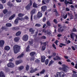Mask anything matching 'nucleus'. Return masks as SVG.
<instances>
[{
    "label": "nucleus",
    "instance_id": "nucleus-56",
    "mask_svg": "<svg viewBox=\"0 0 77 77\" xmlns=\"http://www.w3.org/2000/svg\"><path fill=\"white\" fill-rule=\"evenodd\" d=\"M29 44H30V45H32V44H33V42L32 41L30 42V41H29Z\"/></svg>",
    "mask_w": 77,
    "mask_h": 77
},
{
    "label": "nucleus",
    "instance_id": "nucleus-20",
    "mask_svg": "<svg viewBox=\"0 0 77 77\" xmlns=\"http://www.w3.org/2000/svg\"><path fill=\"white\" fill-rule=\"evenodd\" d=\"M15 17V14H13L9 18V20H12L14 18V17Z\"/></svg>",
    "mask_w": 77,
    "mask_h": 77
},
{
    "label": "nucleus",
    "instance_id": "nucleus-64",
    "mask_svg": "<svg viewBox=\"0 0 77 77\" xmlns=\"http://www.w3.org/2000/svg\"><path fill=\"white\" fill-rule=\"evenodd\" d=\"M66 11H70L69 9V8H66Z\"/></svg>",
    "mask_w": 77,
    "mask_h": 77
},
{
    "label": "nucleus",
    "instance_id": "nucleus-27",
    "mask_svg": "<svg viewBox=\"0 0 77 77\" xmlns=\"http://www.w3.org/2000/svg\"><path fill=\"white\" fill-rule=\"evenodd\" d=\"M35 54H36L35 52H32L30 53V55L31 56H34Z\"/></svg>",
    "mask_w": 77,
    "mask_h": 77
},
{
    "label": "nucleus",
    "instance_id": "nucleus-35",
    "mask_svg": "<svg viewBox=\"0 0 77 77\" xmlns=\"http://www.w3.org/2000/svg\"><path fill=\"white\" fill-rule=\"evenodd\" d=\"M41 50H42V51H44V50H45V46H43L42 47Z\"/></svg>",
    "mask_w": 77,
    "mask_h": 77
},
{
    "label": "nucleus",
    "instance_id": "nucleus-18",
    "mask_svg": "<svg viewBox=\"0 0 77 77\" xmlns=\"http://www.w3.org/2000/svg\"><path fill=\"white\" fill-rule=\"evenodd\" d=\"M5 26L6 27H11L12 26V24L11 23H6Z\"/></svg>",
    "mask_w": 77,
    "mask_h": 77
},
{
    "label": "nucleus",
    "instance_id": "nucleus-24",
    "mask_svg": "<svg viewBox=\"0 0 77 77\" xmlns=\"http://www.w3.org/2000/svg\"><path fill=\"white\" fill-rule=\"evenodd\" d=\"M70 36L72 39H74V37L75 36V34L73 33H71L70 34Z\"/></svg>",
    "mask_w": 77,
    "mask_h": 77
},
{
    "label": "nucleus",
    "instance_id": "nucleus-55",
    "mask_svg": "<svg viewBox=\"0 0 77 77\" xmlns=\"http://www.w3.org/2000/svg\"><path fill=\"white\" fill-rule=\"evenodd\" d=\"M41 38L44 39H46V37L45 36H43L41 37Z\"/></svg>",
    "mask_w": 77,
    "mask_h": 77
},
{
    "label": "nucleus",
    "instance_id": "nucleus-37",
    "mask_svg": "<svg viewBox=\"0 0 77 77\" xmlns=\"http://www.w3.org/2000/svg\"><path fill=\"white\" fill-rule=\"evenodd\" d=\"M18 20L16 19L14 21V23L16 24H18Z\"/></svg>",
    "mask_w": 77,
    "mask_h": 77
},
{
    "label": "nucleus",
    "instance_id": "nucleus-63",
    "mask_svg": "<svg viewBox=\"0 0 77 77\" xmlns=\"http://www.w3.org/2000/svg\"><path fill=\"white\" fill-rule=\"evenodd\" d=\"M76 30H77V29H76L75 28H74L73 29V32H76Z\"/></svg>",
    "mask_w": 77,
    "mask_h": 77
},
{
    "label": "nucleus",
    "instance_id": "nucleus-4",
    "mask_svg": "<svg viewBox=\"0 0 77 77\" xmlns=\"http://www.w3.org/2000/svg\"><path fill=\"white\" fill-rule=\"evenodd\" d=\"M29 39V36L27 35H24L22 37V39L25 41H27Z\"/></svg>",
    "mask_w": 77,
    "mask_h": 77
},
{
    "label": "nucleus",
    "instance_id": "nucleus-38",
    "mask_svg": "<svg viewBox=\"0 0 77 77\" xmlns=\"http://www.w3.org/2000/svg\"><path fill=\"white\" fill-rule=\"evenodd\" d=\"M29 69V66L28 65H27L26 66V71H28Z\"/></svg>",
    "mask_w": 77,
    "mask_h": 77
},
{
    "label": "nucleus",
    "instance_id": "nucleus-14",
    "mask_svg": "<svg viewBox=\"0 0 77 77\" xmlns=\"http://www.w3.org/2000/svg\"><path fill=\"white\" fill-rule=\"evenodd\" d=\"M72 72L74 73L72 74V77H77V74L75 73H77V72L74 71V70H73Z\"/></svg>",
    "mask_w": 77,
    "mask_h": 77
},
{
    "label": "nucleus",
    "instance_id": "nucleus-41",
    "mask_svg": "<svg viewBox=\"0 0 77 77\" xmlns=\"http://www.w3.org/2000/svg\"><path fill=\"white\" fill-rule=\"evenodd\" d=\"M5 75V73L3 71H1L0 73V75Z\"/></svg>",
    "mask_w": 77,
    "mask_h": 77
},
{
    "label": "nucleus",
    "instance_id": "nucleus-57",
    "mask_svg": "<svg viewBox=\"0 0 77 77\" xmlns=\"http://www.w3.org/2000/svg\"><path fill=\"white\" fill-rule=\"evenodd\" d=\"M43 45H44L45 46H46L47 45V44L46 42H45L42 43Z\"/></svg>",
    "mask_w": 77,
    "mask_h": 77
},
{
    "label": "nucleus",
    "instance_id": "nucleus-30",
    "mask_svg": "<svg viewBox=\"0 0 77 77\" xmlns=\"http://www.w3.org/2000/svg\"><path fill=\"white\" fill-rule=\"evenodd\" d=\"M21 32L20 31H18L17 32L16 34V35L17 36H19V35H21Z\"/></svg>",
    "mask_w": 77,
    "mask_h": 77
},
{
    "label": "nucleus",
    "instance_id": "nucleus-13",
    "mask_svg": "<svg viewBox=\"0 0 77 77\" xmlns=\"http://www.w3.org/2000/svg\"><path fill=\"white\" fill-rule=\"evenodd\" d=\"M10 48H10V47L9 46H6L4 48V49L5 50H7V51L9 50Z\"/></svg>",
    "mask_w": 77,
    "mask_h": 77
},
{
    "label": "nucleus",
    "instance_id": "nucleus-28",
    "mask_svg": "<svg viewBox=\"0 0 77 77\" xmlns=\"http://www.w3.org/2000/svg\"><path fill=\"white\" fill-rule=\"evenodd\" d=\"M69 3V2L67 1V0H65L64 2V3L66 6H67V5H68Z\"/></svg>",
    "mask_w": 77,
    "mask_h": 77
},
{
    "label": "nucleus",
    "instance_id": "nucleus-43",
    "mask_svg": "<svg viewBox=\"0 0 77 77\" xmlns=\"http://www.w3.org/2000/svg\"><path fill=\"white\" fill-rule=\"evenodd\" d=\"M48 63V60H45V65H47Z\"/></svg>",
    "mask_w": 77,
    "mask_h": 77
},
{
    "label": "nucleus",
    "instance_id": "nucleus-47",
    "mask_svg": "<svg viewBox=\"0 0 77 77\" xmlns=\"http://www.w3.org/2000/svg\"><path fill=\"white\" fill-rule=\"evenodd\" d=\"M30 61H32L33 60V61L35 60V57H32L31 58V59H30Z\"/></svg>",
    "mask_w": 77,
    "mask_h": 77
},
{
    "label": "nucleus",
    "instance_id": "nucleus-54",
    "mask_svg": "<svg viewBox=\"0 0 77 77\" xmlns=\"http://www.w3.org/2000/svg\"><path fill=\"white\" fill-rule=\"evenodd\" d=\"M71 48L72 49V50H74V51H75V48L73 46H71Z\"/></svg>",
    "mask_w": 77,
    "mask_h": 77
},
{
    "label": "nucleus",
    "instance_id": "nucleus-1",
    "mask_svg": "<svg viewBox=\"0 0 77 77\" xmlns=\"http://www.w3.org/2000/svg\"><path fill=\"white\" fill-rule=\"evenodd\" d=\"M69 68L68 66H66L65 65H63V67H60L59 68V70H61V71H63L65 72H67L68 71V69H69Z\"/></svg>",
    "mask_w": 77,
    "mask_h": 77
},
{
    "label": "nucleus",
    "instance_id": "nucleus-51",
    "mask_svg": "<svg viewBox=\"0 0 77 77\" xmlns=\"http://www.w3.org/2000/svg\"><path fill=\"white\" fill-rule=\"evenodd\" d=\"M46 21V17H44L43 18V22H45Z\"/></svg>",
    "mask_w": 77,
    "mask_h": 77
},
{
    "label": "nucleus",
    "instance_id": "nucleus-36",
    "mask_svg": "<svg viewBox=\"0 0 77 77\" xmlns=\"http://www.w3.org/2000/svg\"><path fill=\"white\" fill-rule=\"evenodd\" d=\"M54 63V61L51 60L50 62V63L49 64V66H50V65H51V64H52V63Z\"/></svg>",
    "mask_w": 77,
    "mask_h": 77
},
{
    "label": "nucleus",
    "instance_id": "nucleus-17",
    "mask_svg": "<svg viewBox=\"0 0 77 77\" xmlns=\"http://www.w3.org/2000/svg\"><path fill=\"white\" fill-rule=\"evenodd\" d=\"M38 71V69L37 68H35L34 69H32L30 71V72L31 73H33V72H35V71Z\"/></svg>",
    "mask_w": 77,
    "mask_h": 77
},
{
    "label": "nucleus",
    "instance_id": "nucleus-46",
    "mask_svg": "<svg viewBox=\"0 0 77 77\" xmlns=\"http://www.w3.org/2000/svg\"><path fill=\"white\" fill-rule=\"evenodd\" d=\"M54 22L55 24H57V23H58V22H57V20L56 19H54Z\"/></svg>",
    "mask_w": 77,
    "mask_h": 77
},
{
    "label": "nucleus",
    "instance_id": "nucleus-33",
    "mask_svg": "<svg viewBox=\"0 0 77 77\" xmlns=\"http://www.w3.org/2000/svg\"><path fill=\"white\" fill-rule=\"evenodd\" d=\"M8 10L7 9H5L4 10H3V12L4 14H6L7 12H8Z\"/></svg>",
    "mask_w": 77,
    "mask_h": 77
},
{
    "label": "nucleus",
    "instance_id": "nucleus-31",
    "mask_svg": "<svg viewBox=\"0 0 77 77\" xmlns=\"http://www.w3.org/2000/svg\"><path fill=\"white\" fill-rule=\"evenodd\" d=\"M24 56V54L23 53H22L21 55L19 56L17 58H21V57H23Z\"/></svg>",
    "mask_w": 77,
    "mask_h": 77
},
{
    "label": "nucleus",
    "instance_id": "nucleus-32",
    "mask_svg": "<svg viewBox=\"0 0 77 77\" xmlns=\"http://www.w3.org/2000/svg\"><path fill=\"white\" fill-rule=\"evenodd\" d=\"M29 31L30 32H32V33H33L35 32V30L33 29V28H30L29 29Z\"/></svg>",
    "mask_w": 77,
    "mask_h": 77
},
{
    "label": "nucleus",
    "instance_id": "nucleus-9",
    "mask_svg": "<svg viewBox=\"0 0 77 77\" xmlns=\"http://www.w3.org/2000/svg\"><path fill=\"white\" fill-rule=\"evenodd\" d=\"M50 0H43L42 1V4L43 5H45V3H48L50 2Z\"/></svg>",
    "mask_w": 77,
    "mask_h": 77
},
{
    "label": "nucleus",
    "instance_id": "nucleus-5",
    "mask_svg": "<svg viewBox=\"0 0 77 77\" xmlns=\"http://www.w3.org/2000/svg\"><path fill=\"white\" fill-rule=\"evenodd\" d=\"M7 66L8 67H10V68H13L15 66V65L14 63H9L8 64Z\"/></svg>",
    "mask_w": 77,
    "mask_h": 77
},
{
    "label": "nucleus",
    "instance_id": "nucleus-12",
    "mask_svg": "<svg viewBox=\"0 0 77 77\" xmlns=\"http://www.w3.org/2000/svg\"><path fill=\"white\" fill-rule=\"evenodd\" d=\"M22 62H23V60H21L16 61L15 62L16 65H18Z\"/></svg>",
    "mask_w": 77,
    "mask_h": 77
},
{
    "label": "nucleus",
    "instance_id": "nucleus-10",
    "mask_svg": "<svg viewBox=\"0 0 77 77\" xmlns=\"http://www.w3.org/2000/svg\"><path fill=\"white\" fill-rule=\"evenodd\" d=\"M64 30V28L63 27H61L58 29V32H62Z\"/></svg>",
    "mask_w": 77,
    "mask_h": 77
},
{
    "label": "nucleus",
    "instance_id": "nucleus-53",
    "mask_svg": "<svg viewBox=\"0 0 77 77\" xmlns=\"http://www.w3.org/2000/svg\"><path fill=\"white\" fill-rule=\"evenodd\" d=\"M0 9H3V5L1 4H0Z\"/></svg>",
    "mask_w": 77,
    "mask_h": 77
},
{
    "label": "nucleus",
    "instance_id": "nucleus-45",
    "mask_svg": "<svg viewBox=\"0 0 77 77\" xmlns=\"http://www.w3.org/2000/svg\"><path fill=\"white\" fill-rule=\"evenodd\" d=\"M56 56V54L55 53H53L52 54V55L51 56H53V57H55Z\"/></svg>",
    "mask_w": 77,
    "mask_h": 77
},
{
    "label": "nucleus",
    "instance_id": "nucleus-19",
    "mask_svg": "<svg viewBox=\"0 0 77 77\" xmlns=\"http://www.w3.org/2000/svg\"><path fill=\"white\" fill-rule=\"evenodd\" d=\"M68 15L69 16V17H70V20H72V19H73V16H72V14H70L69 13H68Z\"/></svg>",
    "mask_w": 77,
    "mask_h": 77
},
{
    "label": "nucleus",
    "instance_id": "nucleus-8",
    "mask_svg": "<svg viewBox=\"0 0 77 77\" xmlns=\"http://www.w3.org/2000/svg\"><path fill=\"white\" fill-rule=\"evenodd\" d=\"M5 44V41L3 40H0V46L1 47H3Z\"/></svg>",
    "mask_w": 77,
    "mask_h": 77
},
{
    "label": "nucleus",
    "instance_id": "nucleus-52",
    "mask_svg": "<svg viewBox=\"0 0 77 77\" xmlns=\"http://www.w3.org/2000/svg\"><path fill=\"white\" fill-rule=\"evenodd\" d=\"M52 46L53 48H54V49H56V46L55 45H54V44H53L52 45Z\"/></svg>",
    "mask_w": 77,
    "mask_h": 77
},
{
    "label": "nucleus",
    "instance_id": "nucleus-50",
    "mask_svg": "<svg viewBox=\"0 0 77 77\" xmlns=\"http://www.w3.org/2000/svg\"><path fill=\"white\" fill-rule=\"evenodd\" d=\"M2 3H6V0H0Z\"/></svg>",
    "mask_w": 77,
    "mask_h": 77
},
{
    "label": "nucleus",
    "instance_id": "nucleus-15",
    "mask_svg": "<svg viewBox=\"0 0 77 77\" xmlns=\"http://www.w3.org/2000/svg\"><path fill=\"white\" fill-rule=\"evenodd\" d=\"M20 39V37H16L14 38V41L15 42H18V41H19Z\"/></svg>",
    "mask_w": 77,
    "mask_h": 77
},
{
    "label": "nucleus",
    "instance_id": "nucleus-40",
    "mask_svg": "<svg viewBox=\"0 0 77 77\" xmlns=\"http://www.w3.org/2000/svg\"><path fill=\"white\" fill-rule=\"evenodd\" d=\"M12 30H18V28L17 27H13L12 28Z\"/></svg>",
    "mask_w": 77,
    "mask_h": 77
},
{
    "label": "nucleus",
    "instance_id": "nucleus-21",
    "mask_svg": "<svg viewBox=\"0 0 77 77\" xmlns=\"http://www.w3.org/2000/svg\"><path fill=\"white\" fill-rule=\"evenodd\" d=\"M60 77H63V76L65 75V73L63 72H60Z\"/></svg>",
    "mask_w": 77,
    "mask_h": 77
},
{
    "label": "nucleus",
    "instance_id": "nucleus-2",
    "mask_svg": "<svg viewBox=\"0 0 77 77\" xmlns=\"http://www.w3.org/2000/svg\"><path fill=\"white\" fill-rule=\"evenodd\" d=\"M20 46L17 45H15L14 46L13 51L15 54H17L18 53L20 50Z\"/></svg>",
    "mask_w": 77,
    "mask_h": 77
},
{
    "label": "nucleus",
    "instance_id": "nucleus-58",
    "mask_svg": "<svg viewBox=\"0 0 77 77\" xmlns=\"http://www.w3.org/2000/svg\"><path fill=\"white\" fill-rule=\"evenodd\" d=\"M17 2L18 3H20L21 2V0H16Z\"/></svg>",
    "mask_w": 77,
    "mask_h": 77
},
{
    "label": "nucleus",
    "instance_id": "nucleus-61",
    "mask_svg": "<svg viewBox=\"0 0 77 77\" xmlns=\"http://www.w3.org/2000/svg\"><path fill=\"white\" fill-rule=\"evenodd\" d=\"M24 18H25V19H26V20H28V19H29V17L27 16H26Z\"/></svg>",
    "mask_w": 77,
    "mask_h": 77
},
{
    "label": "nucleus",
    "instance_id": "nucleus-11",
    "mask_svg": "<svg viewBox=\"0 0 77 77\" xmlns=\"http://www.w3.org/2000/svg\"><path fill=\"white\" fill-rule=\"evenodd\" d=\"M45 60V56H42L41 57V61L42 62H44Z\"/></svg>",
    "mask_w": 77,
    "mask_h": 77
},
{
    "label": "nucleus",
    "instance_id": "nucleus-23",
    "mask_svg": "<svg viewBox=\"0 0 77 77\" xmlns=\"http://www.w3.org/2000/svg\"><path fill=\"white\" fill-rule=\"evenodd\" d=\"M24 16V14L22 13H19L18 14V16L19 17H22L23 16Z\"/></svg>",
    "mask_w": 77,
    "mask_h": 77
},
{
    "label": "nucleus",
    "instance_id": "nucleus-44",
    "mask_svg": "<svg viewBox=\"0 0 77 77\" xmlns=\"http://www.w3.org/2000/svg\"><path fill=\"white\" fill-rule=\"evenodd\" d=\"M29 48H30V46L28 45L26 50V51H29Z\"/></svg>",
    "mask_w": 77,
    "mask_h": 77
},
{
    "label": "nucleus",
    "instance_id": "nucleus-25",
    "mask_svg": "<svg viewBox=\"0 0 77 77\" xmlns=\"http://www.w3.org/2000/svg\"><path fill=\"white\" fill-rule=\"evenodd\" d=\"M33 8H38V6H37V4H36L35 2H34L33 4Z\"/></svg>",
    "mask_w": 77,
    "mask_h": 77
},
{
    "label": "nucleus",
    "instance_id": "nucleus-48",
    "mask_svg": "<svg viewBox=\"0 0 77 77\" xmlns=\"http://www.w3.org/2000/svg\"><path fill=\"white\" fill-rule=\"evenodd\" d=\"M60 45H59V47H62V46H64V45H65L63 44L62 43H60Z\"/></svg>",
    "mask_w": 77,
    "mask_h": 77
},
{
    "label": "nucleus",
    "instance_id": "nucleus-34",
    "mask_svg": "<svg viewBox=\"0 0 77 77\" xmlns=\"http://www.w3.org/2000/svg\"><path fill=\"white\" fill-rule=\"evenodd\" d=\"M46 24L48 26H51V23H50V21H47Z\"/></svg>",
    "mask_w": 77,
    "mask_h": 77
},
{
    "label": "nucleus",
    "instance_id": "nucleus-59",
    "mask_svg": "<svg viewBox=\"0 0 77 77\" xmlns=\"http://www.w3.org/2000/svg\"><path fill=\"white\" fill-rule=\"evenodd\" d=\"M55 15H56V16H58V15H59V13H58V12H57L56 13H55Z\"/></svg>",
    "mask_w": 77,
    "mask_h": 77
},
{
    "label": "nucleus",
    "instance_id": "nucleus-49",
    "mask_svg": "<svg viewBox=\"0 0 77 77\" xmlns=\"http://www.w3.org/2000/svg\"><path fill=\"white\" fill-rule=\"evenodd\" d=\"M45 72V70L44 69L42 70L40 72V74H43Z\"/></svg>",
    "mask_w": 77,
    "mask_h": 77
},
{
    "label": "nucleus",
    "instance_id": "nucleus-3",
    "mask_svg": "<svg viewBox=\"0 0 77 77\" xmlns=\"http://www.w3.org/2000/svg\"><path fill=\"white\" fill-rule=\"evenodd\" d=\"M32 5V0H30L29 1V4L26 6L25 7L26 10H29L30 9V6Z\"/></svg>",
    "mask_w": 77,
    "mask_h": 77
},
{
    "label": "nucleus",
    "instance_id": "nucleus-16",
    "mask_svg": "<svg viewBox=\"0 0 77 77\" xmlns=\"http://www.w3.org/2000/svg\"><path fill=\"white\" fill-rule=\"evenodd\" d=\"M46 32V33H47V35H50L51 34V32L49 30H47Z\"/></svg>",
    "mask_w": 77,
    "mask_h": 77
},
{
    "label": "nucleus",
    "instance_id": "nucleus-7",
    "mask_svg": "<svg viewBox=\"0 0 77 77\" xmlns=\"http://www.w3.org/2000/svg\"><path fill=\"white\" fill-rule=\"evenodd\" d=\"M47 6H46V5H44L41 8V9H42L41 12H42V11H43V12H45L47 9Z\"/></svg>",
    "mask_w": 77,
    "mask_h": 77
},
{
    "label": "nucleus",
    "instance_id": "nucleus-42",
    "mask_svg": "<svg viewBox=\"0 0 77 77\" xmlns=\"http://www.w3.org/2000/svg\"><path fill=\"white\" fill-rule=\"evenodd\" d=\"M35 27H40L41 24H39L38 23H37L35 25Z\"/></svg>",
    "mask_w": 77,
    "mask_h": 77
},
{
    "label": "nucleus",
    "instance_id": "nucleus-6",
    "mask_svg": "<svg viewBox=\"0 0 77 77\" xmlns=\"http://www.w3.org/2000/svg\"><path fill=\"white\" fill-rule=\"evenodd\" d=\"M42 16V13L39 12H38L37 14V17L39 19L41 18Z\"/></svg>",
    "mask_w": 77,
    "mask_h": 77
},
{
    "label": "nucleus",
    "instance_id": "nucleus-39",
    "mask_svg": "<svg viewBox=\"0 0 77 77\" xmlns=\"http://www.w3.org/2000/svg\"><path fill=\"white\" fill-rule=\"evenodd\" d=\"M56 57L57 58V60H60L61 59L60 57H59L57 56H56Z\"/></svg>",
    "mask_w": 77,
    "mask_h": 77
},
{
    "label": "nucleus",
    "instance_id": "nucleus-22",
    "mask_svg": "<svg viewBox=\"0 0 77 77\" xmlns=\"http://www.w3.org/2000/svg\"><path fill=\"white\" fill-rule=\"evenodd\" d=\"M35 11L36 9H33L31 11V14L33 15V14H35Z\"/></svg>",
    "mask_w": 77,
    "mask_h": 77
},
{
    "label": "nucleus",
    "instance_id": "nucleus-26",
    "mask_svg": "<svg viewBox=\"0 0 77 77\" xmlns=\"http://www.w3.org/2000/svg\"><path fill=\"white\" fill-rule=\"evenodd\" d=\"M18 69L19 71H21V70H22L23 69H24V66H20L19 67Z\"/></svg>",
    "mask_w": 77,
    "mask_h": 77
},
{
    "label": "nucleus",
    "instance_id": "nucleus-29",
    "mask_svg": "<svg viewBox=\"0 0 77 77\" xmlns=\"http://www.w3.org/2000/svg\"><path fill=\"white\" fill-rule=\"evenodd\" d=\"M40 62L41 60L38 59H37L35 60V62L36 63H40Z\"/></svg>",
    "mask_w": 77,
    "mask_h": 77
},
{
    "label": "nucleus",
    "instance_id": "nucleus-62",
    "mask_svg": "<svg viewBox=\"0 0 77 77\" xmlns=\"http://www.w3.org/2000/svg\"><path fill=\"white\" fill-rule=\"evenodd\" d=\"M67 14H66L65 16L63 17V18H64V19H65L66 18V17H67Z\"/></svg>",
    "mask_w": 77,
    "mask_h": 77
},
{
    "label": "nucleus",
    "instance_id": "nucleus-60",
    "mask_svg": "<svg viewBox=\"0 0 77 77\" xmlns=\"http://www.w3.org/2000/svg\"><path fill=\"white\" fill-rule=\"evenodd\" d=\"M43 32H44V33H47V31L45 30V29H44L42 31Z\"/></svg>",
    "mask_w": 77,
    "mask_h": 77
}]
</instances>
